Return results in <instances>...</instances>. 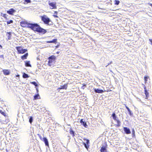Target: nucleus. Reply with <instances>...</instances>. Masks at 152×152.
Returning <instances> with one entry per match:
<instances>
[{"label":"nucleus","instance_id":"26","mask_svg":"<svg viewBox=\"0 0 152 152\" xmlns=\"http://www.w3.org/2000/svg\"><path fill=\"white\" fill-rule=\"evenodd\" d=\"M23 77L24 78H26L28 77L29 76L27 74L24 73L23 75Z\"/></svg>","mask_w":152,"mask_h":152},{"label":"nucleus","instance_id":"3","mask_svg":"<svg viewBox=\"0 0 152 152\" xmlns=\"http://www.w3.org/2000/svg\"><path fill=\"white\" fill-rule=\"evenodd\" d=\"M16 49L18 54H23L27 51V49H23L21 46L16 47Z\"/></svg>","mask_w":152,"mask_h":152},{"label":"nucleus","instance_id":"28","mask_svg":"<svg viewBox=\"0 0 152 152\" xmlns=\"http://www.w3.org/2000/svg\"><path fill=\"white\" fill-rule=\"evenodd\" d=\"M149 78L148 76H145L144 77L145 83H146L147 81V79Z\"/></svg>","mask_w":152,"mask_h":152},{"label":"nucleus","instance_id":"30","mask_svg":"<svg viewBox=\"0 0 152 152\" xmlns=\"http://www.w3.org/2000/svg\"><path fill=\"white\" fill-rule=\"evenodd\" d=\"M7 24L8 25L11 23H13V21L12 20H10V21H7Z\"/></svg>","mask_w":152,"mask_h":152},{"label":"nucleus","instance_id":"19","mask_svg":"<svg viewBox=\"0 0 152 152\" xmlns=\"http://www.w3.org/2000/svg\"><path fill=\"white\" fill-rule=\"evenodd\" d=\"M12 33L11 32H7L6 33V35L7 37V38L8 40L11 39Z\"/></svg>","mask_w":152,"mask_h":152},{"label":"nucleus","instance_id":"34","mask_svg":"<svg viewBox=\"0 0 152 152\" xmlns=\"http://www.w3.org/2000/svg\"><path fill=\"white\" fill-rule=\"evenodd\" d=\"M7 15L6 14H3V16L5 19L7 18Z\"/></svg>","mask_w":152,"mask_h":152},{"label":"nucleus","instance_id":"23","mask_svg":"<svg viewBox=\"0 0 152 152\" xmlns=\"http://www.w3.org/2000/svg\"><path fill=\"white\" fill-rule=\"evenodd\" d=\"M125 106L127 110L129 112V114L131 115H132V112H131V110H130L129 108L126 105H125Z\"/></svg>","mask_w":152,"mask_h":152},{"label":"nucleus","instance_id":"40","mask_svg":"<svg viewBox=\"0 0 152 152\" xmlns=\"http://www.w3.org/2000/svg\"><path fill=\"white\" fill-rule=\"evenodd\" d=\"M58 47H59V45H57V46H56V48H58Z\"/></svg>","mask_w":152,"mask_h":152},{"label":"nucleus","instance_id":"41","mask_svg":"<svg viewBox=\"0 0 152 152\" xmlns=\"http://www.w3.org/2000/svg\"><path fill=\"white\" fill-rule=\"evenodd\" d=\"M111 91V90H110L109 91ZM107 91V92H108L109 91L108 90H107V91Z\"/></svg>","mask_w":152,"mask_h":152},{"label":"nucleus","instance_id":"33","mask_svg":"<svg viewBox=\"0 0 152 152\" xmlns=\"http://www.w3.org/2000/svg\"><path fill=\"white\" fill-rule=\"evenodd\" d=\"M24 1L27 3H30L31 2L30 0H24Z\"/></svg>","mask_w":152,"mask_h":152},{"label":"nucleus","instance_id":"2","mask_svg":"<svg viewBox=\"0 0 152 152\" xmlns=\"http://www.w3.org/2000/svg\"><path fill=\"white\" fill-rule=\"evenodd\" d=\"M40 18L42 21L45 24L49 25V23L51 21L50 19L46 15H44L43 16H41Z\"/></svg>","mask_w":152,"mask_h":152},{"label":"nucleus","instance_id":"12","mask_svg":"<svg viewBox=\"0 0 152 152\" xmlns=\"http://www.w3.org/2000/svg\"><path fill=\"white\" fill-rule=\"evenodd\" d=\"M68 87L67 83L64 84L63 86H61V87L58 88L57 90H58L59 91V90L61 89H65L66 90L67 89Z\"/></svg>","mask_w":152,"mask_h":152},{"label":"nucleus","instance_id":"22","mask_svg":"<svg viewBox=\"0 0 152 152\" xmlns=\"http://www.w3.org/2000/svg\"><path fill=\"white\" fill-rule=\"evenodd\" d=\"M40 97L39 96V95L38 94H36L34 96V100H36L37 99H40Z\"/></svg>","mask_w":152,"mask_h":152},{"label":"nucleus","instance_id":"44","mask_svg":"<svg viewBox=\"0 0 152 152\" xmlns=\"http://www.w3.org/2000/svg\"><path fill=\"white\" fill-rule=\"evenodd\" d=\"M19 76V75H16L17 77H18V76Z\"/></svg>","mask_w":152,"mask_h":152},{"label":"nucleus","instance_id":"7","mask_svg":"<svg viewBox=\"0 0 152 152\" xmlns=\"http://www.w3.org/2000/svg\"><path fill=\"white\" fill-rule=\"evenodd\" d=\"M20 24L22 27L29 28L30 23H28L26 21H22L20 22Z\"/></svg>","mask_w":152,"mask_h":152},{"label":"nucleus","instance_id":"17","mask_svg":"<svg viewBox=\"0 0 152 152\" xmlns=\"http://www.w3.org/2000/svg\"><path fill=\"white\" fill-rule=\"evenodd\" d=\"M28 53H26L24 55L22 56L21 57V58L23 60L25 59H27V57L28 56Z\"/></svg>","mask_w":152,"mask_h":152},{"label":"nucleus","instance_id":"29","mask_svg":"<svg viewBox=\"0 0 152 152\" xmlns=\"http://www.w3.org/2000/svg\"><path fill=\"white\" fill-rule=\"evenodd\" d=\"M33 117L32 116H30V117L29 119V122L31 124L33 121Z\"/></svg>","mask_w":152,"mask_h":152},{"label":"nucleus","instance_id":"8","mask_svg":"<svg viewBox=\"0 0 152 152\" xmlns=\"http://www.w3.org/2000/svg\"><path fill=\"white\" fill-rule=\"evenodd\" d=\"M104 145H103L101 147L100 151V152H107V145L106 142L104 143Z\"/></svg>","mask_w":152,"mask_h":152},{"label":"nucleus","instance_id":"27","mask_svg":"<svg viewBox=\"0 0 152 152\" xmlns=\"http://www.w3.org/2000/svg\"><path fill=\"white\" fill-rule=\"evenodd\" d=\"M114 2H115V3H114L116 5H118L120 3V1L118 0H115L114 1Z\"/></svg>","mask_w":152,"mask_h":152},{"label":"nucleus","instance_id":"24","mask_svg":"<svg viewBox=\"0 0 152 152\" xmlns=\"http://www.w3.org/2000/svg\"><path fill=\"white\" fill-rule=\"evenodd\" d=\"M69 133L70 134L72 135L73 137H74L75 136V134H74V132L73 130H72V129L71 128H70V130L69 132Z\"/></svg>","mask_w":152,"mask_h":152},{"label":"nucleus","instance_id":"18","mask_svg":"<svg viewBox=\"0 0 152 152\" xmlns=\"http://www.w3.org/2000/svg\"><path fill=\"white\" fill-rule=\"evenodd\" d=\"M57 39H53L51 41H48L46 42L47 43H56L57 42Z\"/></svg>","mask_w":152,"mask_h":152},{"label":"nucleus","instance_id":"25","mask_svg":"<svg viewBox=\"0 0 152 152\" xmlns=\"http://www.w3.org/2000/svg\"><path fill=\"white\" fill-rule=\"evenodd\" d=\"M58 12L57 11H55L54 12V15H53V16L56 18H57L58 17V16H57Z\"/></svg>","mask_w":152,"mask_h":152},{"label":"nucleus","instance_id":"15","mask_svg":"<svg viewBox=\"0 0 152 152\" xmlns=\"http://www.w3.org/2000/svg\"><path fill=\"white\" fill-rule=\"evenodd\" d=\"M124 130L125 132L127 134L131 133V132L129 129L127 127H125L124 128Z\"/></svg>","mask_w":152,"mask_h":152},{"label":"nucleus","instance_id":"20","mask_svg":"<svg viewBox=\"0 0 152 152\" xmlns=\"http://www.w3.org/2000/svg\"><path fill=\"white\" fill-rule=\"evenodd\" d=\"M25 65L26 67H31L30 61H25Z\"/></svg>","mask_w":152,"mask_h":152},{"label":"nucleus","instance_id":"14","mask_svg":"<svg viewBox=\"0 0 152 152\" xmlns=\"http://www.w3.org/2000/svg\"><path fill=\"white\" fill-rule=\"evenodd\" d=\"M2 71L4 75H8L10 74V71L8 69H3Z\"/></svg>","mask_w":152,"mask_h":152},{"label":"nucleus","instance_id":"16","mask_svg":"<svg viewBox=\"0 0 152 152\" xmlns=\"http://www.w3.org/2000/svg\"><path fill=\"white\" fill-rule=\"evenodd\" d=\"M94 91L96 93H102L104 92V91L102 90H100L98 89L94 88Z\"/></svg>","mask_w":152,"mask_h":152},{"label":"nucleus","instance_id":"36","mask_svg":"<svg viewBox=\"0 0 152 152\" xmlns=\"http://www.w3.org/2000/svg\"><path fill=\"white\" fill-rule=\"evenodd\" d=\"M0 57H1V58H4L3 55H0Z\"/></svg>","mask_w":152,"mask_h":152},{"label":"nucleus","instance_id":"43","mask_svg":"<svg viewBox=\"0 0 152 152\" xmlns=\"http://www.w3.org/2000/svg\"><path fill=\"white\" fill-rule=\"evenodd\" d=\"M57 53L58 54V53H59V52H57V53Z\"/></svg>","mask_w":152,"mask_h":152},{"label":"nucleus","instance_id":"9","mask_svg":"<svg viewBox=\"0 0 152 152\" xmlns=\"http://www.w3.org/2000/svg\"><path fill=\"white\" fill-rule=\"evenodd\" d=\"M49 5L51 7H50L51 9H56L57 6H56V3L53 2L49 3Z\"/></svg>","mask_w":152,"mask_h":152},{"label":"nucleus","instance_id":"32","mask_svg":"<svg viewBox=\"0 0 152 152\" xmlns=\"http://www.w3.org/2000/svg\"><path fill=\"white\" fill-rule=\"evenodd\" d=\"M31 83L33 84L36 86H38L37 84V83L35 82H32Z\"/></svg>","mask_w":152,"mask_h":152},{"label":"nucleus","instance_id":"13","mask_svg":"<svg viewBox=\"0 0 152 152\" xmlns=\"http://www.w3.org/2000/svg\"><path fill=\"white\" fill-rule=\"evenodd\" d=\"M15 12V10L13 8L10 9L9 10L7 11V12L10 15H13L14 12Z\"/></svg>","mask_w":152,"mask_h":152},{"label":"nucleus","instance_id":"35","mask_svg":"<svg viewBox=\"0 0 152 152\" xmlns=\"http://www.w3.org/2000/svg\"><path fill=\"white\" fill-rule=\"evenodd\" d=\"M149 41L151 43V45H152V39H149Z\"/></svg>","mask_w":152,"mask_h":152},{"label":"nucleus","instance_id":"5","mask_svg":"<svg viewBox=\"0 0 152 152\" xmlns=\"http://www.w3.org/2000/svg\"><path fill=\"white\" fill-rule=\"evenodd\" d=\"M56 57L54 55H52L49 57L48 58L49 60L48 63V65L51 66V63L56 59Z\"/></svg>","mask_w":152,"mask_h":152},{"label":"nucleus","instance_id":"11","mask_svg":"<svg viewBox=\"0 0 152 152\" xmlns=\"http://www.w3.org/2000/svg\"><path fill=\"white\" fill-rule=\"evenodd\" d=\"M144 89L145 94L146 97L145 99H148L149 96V93L148 92L146 89V88L145 85H144Z\"/></svg>","mask_w":152,"mask_h":152},{"label":"nucleus","instance_id":"1","mask_svg":"<svg viewBox=\"0 0 152 152\" xmlns=\"http://www.w3.org/2000/svg\"><path fill=\"white\" fill-rule=\"evenodd\" d=\"M29 28L35 31H36L42 34H44L46 32V30L41 28L40 26L37 23H31Z\"/></svg>","mask_w":152,"mask_h":152},{"label":"nucleus","instance_id":"39","mask_svg":"<svg viewBox=\"0 0 152 152\" xmlns=\"http://www.w3.org/2000/svg\"><path fill=\"white\" fill-rule=\"evenodd\" d=\"M2 48V46L0 45V48Z\"/></svg>","mask_w":152,"mask_h":152},{"label":"nucleus","instance_id":"42","mask_svg":"<svg viewBox=\"0 0 152 152\" xmlns=\"http://www.w3.org/2000/svg\"><path fill=\"white\" fill-rule=\"evenodd\" d=\"M37 92L38 91V89H37Z\"/></svg>","mask_w":152,"mask_h":152},{"label":"nucleus","instance_id":"4","mask_svg":"<svg viewBox=\"0 0 152 152\" xmlns=\"http://www.w3.org/2000/svg\"><path fill=\"white\" fill-rule=\"evenodd\" d=\"M112 116L113 118V119L115 121H116L117 123L116 125L118 126H120L121 124V122L118 119V118L117 117L115 113H113L112 115Z\"/></svg>","mask_w":152,"mask_h":152},{"label":"nucleus","instance_id":"10","mask_svg":"<svg viewBox=\"0 0 152 152\" xmlns=\"http://www.w3.org/2000/svg\"><path fill=\"white\" fill-rule=\"evenodd\" d=\"M83 140L86 141V143H85V142H83V144L84 145L85 147L87 149H88V148L89 146L88 145V144L89 143V140L86 138H84L83 139Z\"/></svg>","mask_w":152,"mask_h":152},{"label":"nucleus","instance_id":"31","mask_svg":"<svg viewBox=\"0 0 152 152\" xmlns=\"http://www.w3.org/2000/svg\"><path fill=\"white\" fill-rule=\"evenodd\" d=\"M0 113H1L2 115H3L4 116H6V115L5 113L4 112H2V111L1 110H0Z\"/></svg>","mask_w":152,"mask_h":152},{"label":"nucleus","instance_id":"38","mask_svg":"<svg viewBox=\"0 0 152 152\" xmlns=\"http://www.w3.org/2000/svg\"><path fill=\"white\" fill-rule=\"evenodd\" d=\"M112 61H111V62L110 63L108 64H107V65L106 66H108V65H109L110 64L112 63Z\"/></svg>","mask_w":152,"mask_h":152},{"label":"nucleus","instance_id":"45","mask_svg":"<svg viewBox=\"0 0 152 152\" xmlns=\"http://www.w3.org/2000/svg\"><path fill=\"white\" fill-rule=\"evenodd\" d=\"M133 132H134L133 133L134 134V131H133Z\"/></svg>","mask_w":152,"mask_h":152},{"label":"nucleus","instance_id":"37","mask_svg":"<svg viewBox=\"0 0 152 152\" xmlns=\"http://www.w3.org/2000/svg\"><path fill=\"white\" fill-rule=\"evenodd\" d=\"M148 4H149L150 6H151V7H152V4H151V3H148Z\"/></svg>","mask_w":152,"mask_h":152},{"label":"nucleus","instance_id":"6","mask_svg":"<svg viewBox=\"0 0 152 152\" xmlns=\"http://www.w3.org/2000/svg\"><path fill=\"white\" fill-rule=\"evenodd\" d=\"M38 136L39 137L40 139L42 141H43L46 146L49 147V145L48 142V139H47L46 137H44L43 138H42L41 136L39 134H37Z\"/></svg>","mask_w":152,"mask_h":152},{"label":"nucleus","instance_id":"21","mask_svg":"<svg viewBox=\"0 0 152 152\" xmlns=\"http://www.w3.org/2000/svg\"><path fill=\"white\" fill-rule=\"evenodd\" d=\"M80 122L81 124H83L85 127H86V126H87L86 122L84 121H83V119H81L80 120Z\"/></svg>","mask_w":152,"mask_h":152}]
</instances>
